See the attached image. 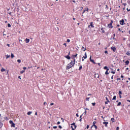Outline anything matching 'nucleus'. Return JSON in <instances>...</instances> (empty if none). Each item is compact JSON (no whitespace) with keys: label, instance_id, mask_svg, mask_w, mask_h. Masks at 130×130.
Segmentation results:
<instances>
[{"label":"nucleus","instance_id":"obj_53","mask_svg":"<svg viewBox=\"0 0 130 130\" xmlns=\"http://www.w3.org/2000/svg\"><path fill=\"white\" fill-rule=\"evenodd\" d=\"M84 113V115H86V113H87V112L86 111H85V112Z\"/></svg>","mask_w":130,"mask_h":130},{"label":"nucleus","instance_id":"obj_50","mask_svg":"<svg viewBox=\"0 0 130 130\" xmlns=\"http://www.w3.org/2000/svg\"><path fill=\"white\" fill-rule=\"evenodd\" d=\"M118 129H119V127H117L116 130H118Z\"/></svg>","mask_w":130,"mask_h":130},{"label":"nucleus","instance_id":"obj_59","mask_svg":"<svg viewBox=\"0 0 130 130\" xmlns=\"http://www.w3.org/2000/svg\"><path fill=\"white\" fill-rule=\"evenodd\" d=\"M105 104H108V102H106Z\"/></svg>","mask_w":130,"mask_h":130},{"label":"nucleus","instance_id":"obj_37","mask_svg":"<svg viewBox=\"0 0 130 130\" xmlns=\"http://www.w3.org/2000/svg\"><path fill=\"white\" fill-rule=\"evenodd\" d=\"M8 27H11V24L8 23Z\"/></svg>","mask_w":130,"mask_h":130},{"label":"nucleus","instance_id":"obj_40","mask_svg":"<svg viewBox=\"0 0 130 130\" xmlns=\"http://www.w3.org/2000/svg\"><path fill=\"white\" fill-rule=\"evenodd\" d=\"M53 128H57V126H54L53 127Z\"/></svg>","mask_w":130,"mask_h":130},{"label":"nucleus","instance_id":"obj_32","mask_svg":"<svg viewBox=\"0 0 130 130\" xmlns=\"http://www.w3.org/2000/svg\"><path fill=\"white\" fill-rule=\"evenodd\" d=\"M114 37H115V34H113V39H115L114 38Z\"/></svg>","mask_w":130,"mask_h":130},{"label":"nucleus","instance_id":"obj_41","mask_svg":"<svg viewBox=\"0 0 130 130\" xmlns=\"http://www.w3.org/2000/svg\"><path fill=\"white\" fill-rule=\"evenodd\" d=\"M71 128H72V130H75V128H74V127H73V126H71Z\"/></svg>","mask_w":130,"mask_h":130},{"label":"nucleus","instance_id":"obj_34","mask_svg":"<svg viewBox=\"0 0 130 130\" xmlns=\"http://www.w3.org/2000/svg\"><path fill=\"white\" fill-rule=\"evenodd\" d=\"M89 99H90V98H86V101H89Z\"/></svg>","mask_w":130,"mask_h":130},{"label":"nucleus","instance_id":"obj_64","mask_svg":"<svg viewBox=\"0 0 130 130\" xmlns=\"http://www.w3.org/2000/svg\"><path fill=\"white\" fill-rule=\"evenodd\" d=\"M118 31H121V29L120 28H118Z\"/></svg>","mask_w":130,"mask_h":130},{"label":"nucleus","instance_id":"obj_12","mask_svg":"<svg viewBox=\"0 0 130 130\" xmlns=\"http://www.w3.org/2000/svg\"><path fill=\"white\" fill-rule=\"evenodd\" d=\"M125 63H126V66L129 63V61L126 60L125 61Z\"/></svg>","mask_w":130,"mask_h":130},{"label":"nucleus","instance_id":"obj_60","mask_svg":"<svg viewBox=\"0 0 130 130\" xmlns=\"http://www.w3.org/2000/svg\"><path fill=\"white\" fill-rule=\"evenodd\" d=\"M76 116H77V117H79V114H76Z\"/></svg>","mask_w":130,"mask_h":130},{"label":"nucleus","instance_id":"obj_48","mask_svg":"<svg viewBox=\"0 0 130 130\" xmlns=\"http://www.w3.org/2000/svg\"><path fill=\"white\" fill-rule=\"evenodd\" d=\"M63 45H64L66 46V47H67V44L66 43H64Z\"/></svg>","mask_w":130,"mask_h":130},{"label":"nucleus","instance_id":"obj_49","mask_svg":"<svg viewBox=\"0 0 130 130\" xmlns=\"http://www.w3.org/2000/svg\"><path fill=\"white\" fill-rule=\"evenodd\" d=\"M113 23V21L111 20L110 24H112Z\"/></svg>","mask_w":130,"mask_h":130},{"label":"nucleus","instance_id":"obj_62","mask_svg":"<svg viewBox=\"0 0 130 130\" xmlns=\"http://www.w3.org/2000/svg\"><path fill=\"white\" fill-rule=\"evenodd\" d=\"M111 79H112V80H113V75H112Z\"/></svg>","mask_w":130,"mask_h":130},{"label":"nucleus","instance_id":"obj_5","mask_svg":"<svg viewBox=\"0 0 130 130\" xmlns=\"http://www.w3.org/2000/svg\"><path fill=\"white\" fill-rule=\"evenodd\" d=\"M90 27H91V28H94V26L93 25V22L90 23V25H88V28H90Z\"/></svg>","mask_w":130,"mask_h":130},{"label":"nucleus","instance_id":"obj_17","mask_svg":"<svg viewBox=\"0 0 130 130\" xmlns=\"http://www.w3.org/2000/svg\"><path fill=\"white\" fill-rule=\"evenodd\" d=\"M116 100V96L114 95L112 99V100Z\"/></svg>","mask_w":130,"mask_h":130},{"label":"nucleus","instance_id":"obj_18","mask_svg":"<svg viewBox=\"0 0 130 130\" xmlns=\"http://www.w3.org/2000/svg\"><path fill=\"white\" fill-rule=\"evenodd\" d=\"M95 124H96V121H93V125H92V126H95Z\"/></svg>","mask_w":130,"mask_h":130},{"label":"nucleus","instance_id":"obj_44","mask_svg":"<svg viewBox=\"0 0 130 130\" xmlns=\"http://www.w3.org/2000/svg\"><path fill=\"white\" fill-rule=\"evenodd\" d=\"M117 81H120V78H117Z\"/></svg>","mask_w":130,"mask_h":130},{"label":"nucleus","instance_id":"obj_54","mask_svg":"<svg viewBox=\"0 0 130 130\" xmlns=\"http://www.w3.org/2000/svg\"><path fill=\"white\" fill-rule=\"evenodd\" d=\"M7 46H8V47H10V45L9 44H7Z\"/></svg>","mask_w":130,"mask_h":130},{"label":"nucleus","instance_id":"obj_3","mask_svg":"<svg viewBox=\"0 0 130 130\" xmlns=\"http://www.w3.org/2000/svg\"><path fill=\"white\" fill-rule=\"evenodd\" d=\"M72 67H73V66L71 64H68L67 67V70H70V69H71V68H72Z\"/></svg>","mask_w":130,"mask_h":130},{"label":"nucleus","instance_id":"obj_29","mask_svg":"<svg viewBox=\"0 0 130 130\" xmlns=\"http://www.w3.org/2000/svg\"><path fill=\"white\" fill-rule=\"evenodd\" d=\"M82 66H81L79 67V70H82Z\"/></svg>","mask_w":130,"mask_h":130},{"label":"nucleus","instance_id":"obj_38","mask_svg":"<svg viewBox=\"0 0 130 130\" xmlns=\"http://www.w3.org/2000/svg\"><path fill=\"white\" fill-rule=\"evenodd\" d=\"M119 95H120L121 94H122V93L121 92V91H119Z\"/></svg>","mask_w":130,"mask_h":130},{"label":"nucleus","instance_id":"obj_55","mask_svg":"<svg viewBox=\"0 0 130 130\" xmlns=\"http://www.w3.org/2000/svg\"><path fill=\"white\" fill-rule=\"evenodd\" d=\"M74 128H77V125H74Z\"/></svg>","mask_w":130,"mask_h":130},{"label":"nucleus","instance_id":"obj_4","mask_svg":"<svg viewBox=\"0 0 130 130\" xmlns=\"http://www.w3.org/2000/svg\"><path fill=\"white\" fill-rule=\"evenodd\" d=\"M76 61V60L74 59V61H72L70 63V64L72 65V67H74V66L75 65V62Z\"/></svg>","mask_w":130,"mask_h":130},{"label":"nucleus","instance_id":"obj_33","mask_svg":"<svg viewBox=\"0 0 130 130\" xmlns=\"http://www.w3.org/2000/svg\"><path fill=\"white\" fill-rule=\"evenodd\" d=\"M67 42H71V40H70V39H68L67 41Z\"/></svg>","mask_w":130,"mask_h":130},{"label":"nucleus","instance_id":"obj_2","mask_svg":"<svg viewBox=\"0 0 130 130\" xmlns=\"http://www.w3.org/2000/svg\"><path fill=\"white\" fill-rule=\"evenodd\" d=\"M86 58H87V53H85V56H83L82 59V61H84V60Z\"/></svg>","mask_w":130,"mask_h":130},{"label":"nucleus","instance_id":"obj_9","mask_svg":"<svg viewBox=\"0 0 130 130\" xmlns=\"http://www.w3.org/2000/svg\"><path fill=\"white\" fill-rule=\"evenodd\" d=\"M103 124H105V126L107 127V124H108V122H104Z\"/></svg>","mask_w":130,"mask_h":130},{"label":"nucleus","instance_id":"obj_30","mask_svg":"<svg viewBox=\"0 0 130 130\" xmlns=\"http://www.w3.org/2000/svg\"><path fill=\"white\" fill-rule=\"evenodd\" d=\"M95 104H96L95 103H92V105H93V106H95Z\"/></svg>","mask_w":130,"mask_h":130},{"label":"nucleus","instance_id":"obj_52","mask_svg":"<svg viewBox=\"0 0 130 130\" xmlns=\"http://www.w3.org/2000/svg\"><path fill=\"white\" fill-rule=\"evenodd\" d=\"M57 123V124H60V122H59V121H58Z\"/></svg>","mask_w":130,"mask_h":130},{"label":"nucleus","instance_id":"obj_22","mask_svg":"<svg viewBox=\"0 0 130 130\" xmlns=\"http://www.w3.org/2000/svg\"><path fill=\"white\" fill-rule=\"evenodd\" d=\"M101 30L103 33H104L105 31L103 30V28H101Z\"/></svg>","mask_w":130,"mask_h":130},{"label":"nucleus","instance_id":"obj_11","mask_svg":"<svg viewBox=\"0 0 130 130\" xmlns=\"http://www.w3.org/2000/svg\"><path fill=\"white\" fill-rule=\"evenodd\" d=\"M108 27H109V28H112V24H111V23L109 24Z\"/></svg>","mask_w":130,"mask_h":130},{"label":"nucleus","instance_id":"obj_36","mask_svg":"<svg viewBox=\"0 0 130 130\" xmlns=\"http://www.w3.org/2000/svg\"><path fill=\"white\" fill-rule=\"evenodd\" d=\"M111 73L113 74H115V72H114V71H112L111 72Z\"/></svg>","mask_w":130,"mask_h":130},{"label":"nucleus","instance_id":"obj_7","mask_svg":"<svg viewBox=\"0 0 130 130\" xmlns=\"http://www.w3.org/2000/svg\"><path fill=\"white\" fill-rule=\"evenodd\" d=\"M123 23H124V20L122 19V20L120 21V25H123Z\"/></svg>","mask_w":130,"mask_h":130},{"label":"nucleus","instance_id":"obj_26","mask_svg":"<svg viewBox=\"0 0 130 130\" xmlns=\"http://www.w3.org/2000/svg\"><path fill=\"white\" fill-rule=\"evenodd\" d=\"M17 61L19 62V63H21V59H18Z\"/></svg>","mask_w":130,"mask_h":130},{"label":"nucleus","instance_id":"obj_46","mask_svg":"<svg viewBox=\"0 0 130 130\" xmlns=\"http://www.w3.org/2000/svg\"><path fill=\"white\" fill-rule=\"evenodd\" d=\"M54 104L53 103H51L50 105L52 106V105H54Z\"/></svg>","mask_w":130,"mask_h":130},{"label":"nucleus","instance_id":"obj_63","mask_svg":"<svg viewBox=\"0 0 130 130\" xmlns=\"http://www.w3.org/2000/svg\"><path fill=\"white\" fill-rule=\"evenodd\" d=\"M82 116H83V115H81V116H80V119L82 118Z\"/></svg>","mask_w":130,"mask_h":130},{"label":"nucleus","instance_id":"obj_8","mask_svg":"<svg viewBox=\"0 0 130 130\" xmlns=\"http://www.w3.org/2000/svg\"><path fill=\"white\" fill-rule=\"evenodd\" d=\"M89 59L90 61H91V62H93V63H95V62H94V60H92V56H90Z\"/></svg>","mask_w":130,"mask_h":130},{"label":"nucleus","instance_id":"obj_25","mask_svg":"<svg viewBox=\"0 0 130 130\" xmlns=\"http://www.w3.org/2000/svg\"><path fill=\"white\" fill-rule=\"evenodd\" d=\"M109 73H108V71H106V72H105V75H108Z\"/></svg>","mask_w":130,"mask_h":130},{"label":"nucleus","instance_id":"obj_61","mask_svg":"<svg viewBox=\"0 0 130 130\" xmlns=\"http://www.w3.org/2000/svg\"><path fill=\"white\" fill-rule=\"evenodd\" d=\"M123 5H124V6H126V4L124 3V4H123Z\"/></svg>","mask_w":130,"mask_h":130},{"label":"nucleus","instance_id":"obj_23","mask_svg":"<svg viewBox=\"0 0 130 130\" xmlns=\"http://www.w3.org/2000/svg\"><path fill=\"white\" fill-rule=\"evenodd\" d=\"M111 120L112 121V122H114V118H112Z\"/></svg>","mask_w":130,"mask_h":130},{"label":"nucleus","instance_id":"obj_14","mask_svg":"<svg viewBox=\"0 0 130 130\" xmlns=\"http://www.w3.org/2000/svg\"><path fill=\"white\" fill-rule=\"evenodd\" d=\"M104 70H107V71H109V69H108V68H107V67L105 66L104 68Z\"/></svg>","mask_w":130,"mask_h":130},{"label":"nucleus","instance_id":"obj_16","mask_svg":"<svg viewBox=\"0 0 130 130\" xmlns=\"http://www.w3.org/2000/svg\"><path fill=\"white\" fill-rule=\"evenodd\" d=\"M14 56H15L14 55V54L11 53V58H14Z\"/></svg>","mask_w":130,"mask_h":130},{"label":"nucleus","instance_id":"obj_56","mask_svg":"<svg viewBox=\"0 0 130 130\" xmlns=\"http://www.w3.org/2000/svg\"><path fill=\"white\" fill-rule=\"evenodd\" d=\"M105 53H108V52H107V51H105Z\"/></svg>","mask_w":130,"mask_h":130},{"label":"nucleus","instance_id":"obj_51","mask_svg":"<svg viewBox=\"0 0 130 130\" xmlns=\"http://www.w3.org/2000/svg\"><path fill=\"white\" fill-rule=\"evenodd\" d=\"M86 128H89V125H87V126H86Z\"/></svg>","mask_w":130,"mask_h":130},{"label":"nucleus","instance_id":"obj_24","mask_svg":"<svg viewBox=\"0 0 130 130\" xmlns=\"http://www.w3.org/2000/svg\"><path fill=\"white\" fill-rule=\"evenodd\" d=\"M25 72V71L24 70H22L20 72V74H23V73Z\"/></svg>","mask_w":130,"mask_h":130},{"label":"nucleus","instance_id":"obj_43","mask_svg":"<svg viewBox=\"0 0 130 130\" xmlns=\"http://www.w3.org/2000/svg\"><path fill=\"white\" fill-rule=\"evenodd\" d=\"M94 126L95 129H97V126H96V125H94V126Z\"/></svg>","mask_w":130,"mask_h":130},{"label":"nucleus","instance_id":"obj_31","mask_svg":"<svg viewBox=\"0 0 130 130\" xmlns=\"http://www.w3.org/2000/svg\"><path fill=\"white\" fill-rule=\"evenodd\" d=\"M73 56H74V57H75H75H77V56H78V54H76V55H74Z\"/></svg>","mask_w":130,"mask_h":130},{"label":"nucleus","instance_id":"obj_47","mask_svg":"<svg viewBox=\"0 0 130 130\" xmlns=\"http://www.w3.org/2000/svg\"><path fill=\"white\" fill-rule=\"evenodd\" d=\"M23 70H26L27 69V68H26V67H23Z\"/></svg>","mask_w":130,"mask_h":130},{"label":"nucleus","instance_id":"obj_57","mask_svg":"<svg viewBox=\"0 0 130 130\" xmlns=\"http://www.w3.org/2000/svg\"><path fill=\"white\" fill-rule=\"evenodd\" d=\"M18 79H20V80H21V76H18Z\"/></svg>","mask_w":130,"mask_h":130},{"label":"nucleus","instance_id":"obj_27","mask_svg":"<svg viewBox=\"0 0 130 130\" xmlns=\"http://www.w3.org/2000/svg\"><path fill=\"white\" fill-rule=\"evenodd\" d=\"M2 126H3V123H0V128H2Z\"/></svg>","mask_w":130,"mask_h":130},{"label":"nucleus","instance_id":"obj_20","mask_svg":"<svg viewBox=\"0 0 130 130\" xmlns=\"http://www.w3.org/2000/svg\"><path fill=\"white\" fill-rule=\"evenodd\" d=\"M120 105H121V103L119 102L118 104H117V106H120Z\"/></svg>","mask_w":130,"mask_h":130},{"label":"nucleus","instance_id":"obj_19","mask_svg":"<svg viewBox=\"0 0 130 130\" xmlns=\"http://www.w3.org/2000/svg\"><path fill=\"white\" fill-rule=\"evenodd\" d=\"M6 71V69H4V68H2V69H1V72H5Z\"/></svg>","mask_w":130,"mask_h":130},{"label":"nucleus","instance_id":"obj_10","mask_svg":"<svg viewBox=\"0 0 130 130\" xmlns=\"http://www.w3.org/2000/svg\"><path fill=\"white\" fill-rule=\"evenodd\" d=\"M25 41L26 42V43H29V42L30 41V39H26Z\"/></svg>","mask_w":130,"mask_h":130},{"label":"nucleus","instance_id":"obj_28","mask_svg":"<svg viewBox=\"0 0 130 130\" xmlns=\"http://www.w3.org/2000/svg\"><path fill=\"white\" fill-rule=\"evenodd\" d=\"M71 125H74V126L76 125V123L75 122L73 123L72 124H71Z\"/></svg>","mask_w":130,"mask_h":130},{"label":"nucleus","instance_id":"obj_58","mask_svg":"<svg viewBox=\"0 0 130 130\" xmlns=\"http://www.w3.org/2000/svg\"><path fill=\"white\" fill-rule=\"evenodd\" d=\"M106 99L107 101H108V98H107V97H106Z\"/></svg>","mask_w":130,"mask_h":130},{"label":"nucleus","instance_id":"obj_45","mask_svg":"<svg viewBox=\"0 0 130 130\" xmlns=\"http://www.w3.org/2000/svg\"><path fill=\"white\" fill-rule=\"evenodd\" d=\"M126 10H127V12H129V11H130V9H128V8H127Z\"/></svg>","mask_w":130,"mask_h":130},{"label":"nucleus","instance_id":"obj_6","mask_svg":"<svg viewBox=\"0 0 130 130\" xmlns=\"http://www.w3.org/2000/svg\"><path fill=\"white\" fill-rule=\"evenodd\" d=\"M111 48L113 50V51H114V52H115V51L116 50V47H112Z\"/></svg>","mask_w":130,"mask_h":130},{"label":"nucleus","instance_id":"obj_15","mask_svg":"<svg viewBox=\"0 0 130 130\" xmlns=\"http://www.w3.org/2000/svg\"><path fill=\"white\" fill-rule=\"evenodd\" d=\"M6 59H8V58H9V57H11V55H6Z\"/></svg>","mask_w":130,"mask_h":130},{"label":"nucleus","instance_id":"obj_35","mask_svg":"<svg viewBox=\"0 0 130 130\" xmlns=\"http://www.w3.org/2000/svg\"><path fill=\"white\" fill-rule=\"evenodd\" d=\"M47 104V103H46V102H45L44 103V105H46Z\"/></svg>","mask_w":130,"mask_h":130},{"label":"nucleus","instance_id":"obj_13","mask_svg":"<svg viewBox=\"0 0 130 130\" xmlns=\"http://www.w3.org/2000/svg\"><path fill=\"white\" fill-rule=\"evenodd\" d=\"M66 58H67V59H71V57L69 55L66 56Z\"/></svg>","mask_w":130,"mask_h":130},{"label":"nucleus","instance_id":"obj_42","mask_svg":"<svg viewBox=\"0 0 130 130\" xmlns=\"http://www.w3.org/2000/svg\"><path fill=\"white\" fill-rule=\"evenodd\" d=\"M58 127H59V128H62V127H61V125H59V126H58Z\"/></svg>","mask_w":130,"mask_h":130},{"label":"nucleus","instance_id":"obj_39","mask_svg":"<svg viewBox=\"0 0 130 130\" xmlns=\"http://www.w3.org/2000/svg\"><path fill=\"white\" fill-rule=\"evenodd\" d=\"M126 54H127V55H129V54H130V53H129V52H127V53H126Z\"/></svg>","mask_w":130,"mask_h":130},{"label":"nucleus","instance_id":"obj_1","mask_svg":"<svg viewBox=\"0 0 130 130\" xmlns=\"http://www.w3.org/2000/svg\"><path fill=\"white\" fill-rule=\"evenodd\" d=\"M10 123L11 124V127H15V123H14V122H13V121L10 120L9 121Z\"/></svg>","mask_w":130,"mask_h":130},{"label":"nucleus","instance_id":"obj_21","mask_svg":"<svg viewBox=\"0 0 130 130\" xmlns=\"http://www.w3.org/2000/svg\"><path fill=\"white\" fill-rule=\"evenodd\" d=\"M31 113H32V112H28L27 113V115H31Z\"/></svg>","mask_w":130,"mask_h":130}]
</instances>
